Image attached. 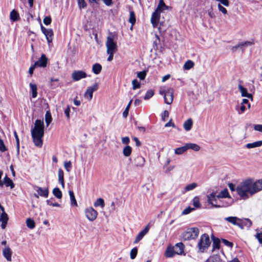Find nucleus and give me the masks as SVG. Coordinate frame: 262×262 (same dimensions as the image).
<instances>
[{
  "label": "nucleus",
  "instance_id": "obj_24",
  "mask_svg": "<svg viewBox=\"0 0 262 262\" xmlns=\"http://www.w3.org/2000/svg\"><path fill=\"white\" fill-rule=\"evenodd\" d=\"M145 159L142 156H138L135 160L136 166L142 167L145 163Z\"/></svg>",
  "mask_w": 262,
  "mask_h": 262
},
{
  "label": "nucleus",
  "instance_id": "obj_62",
  "mask_svg": "<svg viewBox=\"0 0 262 262\" xmlns=\"http://www.w3.org/2000/svg\"><path fill=\"white\" fill-rule=\"evenodd\" d=\"M222 242L225 245H226L228 247H232V246H233V243L227 241V239H222Z\"/></svg>",
  "mask_w": 262,
  "mask_h": 262
},
{
  "label": "nucleus",
  "instance_id": "obj_17",
  "mask_svg": "<svg viewBox=\"0 0 262 262\" xmlns=\"http://www.w3.org/2000/svg\"><path fill=\"white\" fill-rule=\"evenodd\" d=\"M150 226L148 224L144 228V229L143 230L140 231L137 235L134 242V244H137L138 242H139L143 238V237L148 232Z\"/></svg>",
  "mask_w": 262,
  "mask_h": 262
},
{
  "label": "nucleus",
  "instance_id": "obj_63",
  "mask_svg": "<svg viewBox=\"0 0 262 262\" xmlns=\"http://www.w3.org/2000/svg\"><path fill=\"white\" fill-rule=\"evenodd\" d=\"M70 106L68 105L67 107L64 110V114L68 119H70Z\"/></svg>",
  "mask_w": 262,
  "mask_h": 262
},
{
  "label": "nucleus",
  "instance_id": "obj_58",
  "mask_svg": "<svg viewBox=\"0 0 262 262\" xmlns=\"http://www.w3.org/2000/svg\"><path fill=\"white\" fill-rule=\"evenodd\" d=\"M220 241L219 239H214L213 242V247L214 249H219L220 248Z\"/></svg>",
  "mask_w": 262,
  "mask_h": 262
},
{
  "label": "nucleus",
  "instance_id": "obj_41",
  "mask_svg": "<svg viewBox=\"0 0 262 262\" xmlns=\"http://www.w3.org/2000/svg\"><path fill=\"white\" fill-rule=\"evenodd\" d=\"M53 194L57 199H61L62 198V192L58 188H55L53 190Z\"/></svg>",
  "mask_w": 262,
  "mask_h": 262
},
{
  "label": "nucleus",
  "instance_id": "obj_21",
  "mask_svg": "<svg viewBox=\"0 0 262 262\" xmlns=\"http://www.w3.org/2000/svg\"><path fill=\"white\" fill-rule=\"evenodd\" d=\"M175 250V253L178 255H182L184 253V245L182 243H179L176 244L173 246Z\"/></svg>",
  "mask_w": 262,
  "mask_h": 262
},
{
  "label": "nucleus",
  "instance_id": "obj_36",
  "mask_svg": "<svg viewBox=\"0 0 262 262\" xmlns=\"http://www.w3.org/2000/svg\"><path fill=\"white\" fill-rule=\"evenodd\" d=\"M132 148L130 146L127 145L123 149V154L125 157H128L130 155Z\"/></svg>",
  "mask_w": 262,
  "mask_h": 262
},
{
  "label": "nucleus",
  "instance_id": "obj_1",
  "mask_svg": "<svg viewBox=\"0 0 262 262\" xmlns=\"http://www.w3.org/2000/svg\"><path fill=\"white\" fill-rule=\"evenodd\" d=\"M44 135V124L43 121L36 120L34 127L31 129V135L33 143L36 146L41 147L42 146V137Z\"/></svg>",
  "mask_w": 262,
  "mask_h": 262
},
{
  "label": "nucleus",
  "instance_id": "obj_55",
  "mask_svg": "<svg viewBox=\"0 0 262 262\" xmlns=\"http://www.w3.org/2000/svg\"><path fill=\"white\" fill-rule=\"evenodd\" d=\"M7 150L5 146L3 141L0 139V151L1 152H4Z\"/></svg>",
  "mask_w": 262,
  "mask_h": 262
},
{
  "label": "nucleus",
  "instance_id": "obj_50",
  "mask_svg": "<svg viewBox=\"0 0 262 262\" xmlns=\"http://www.w3.org/2000/svg\"><path fill=\"white\" fill-rule=\"evenodd\" d=\"M64 167L68 172H70L72 168V163L70 161L64 162Z\"/></svg>",
  "mask_w": 262,
  "mask_h": 262
},
{
  "label": "nucleus",
  "instance_id": "obj_9",
  "mask_svg": "<svg viewBox=\"0 0 262 262\" xmlns=\"http://www.w3.org/2000/svg\"><path fill=\"white\" fill-rule=\"evenodd\" d=\"M173 90L171 89H168L167 91H160V93L161 95L164 94V98L165 102L167 104H170L173 101Z\"/></svg>",
  "mask_w": 262,
  "mask_h": 262
},
{
  "label": "nucleus",
  "instance_id": "obj_3",
  "mask_svg": "<svg viewBox=\"0 0 262 262\" xmlns=\"http://www.w3.org/2000/svg\"><path fill=\"white\" fill-rule=\"evenodd\" d=\"M251 179H249L239 184L236 188L237 194L243 199L248 198V193L251 195Z\"/></svg>",
  "mask_w": 262,
  "mask_h": 262
},
{
  "label": "nucleus",
  "instance_id": "obj_33",
  "mask_svg": "<svg viewBox=\"0 0 262 262\" xmlns=\"http://www.w3.org/2000/svg\"><path fill=\"white\" fill-rule=\"evenodd\" d=\"M187 150L186 144H185L184 146L176 148L174 149V153L176 155H182L184 154L185 152H186Z\"/></svg>",
  "mask_w": 262,
  "mask_h": 262
},
{
  "label": "nucleus",
  "instance_id": "obj_31",
  "mask_svg": "<svg viewBox=\"0 0 262 262\" xmlns=\"http://www.w3.org/2000/svg\"><path fill=\"white\" fill-rule=\"evenodd\" d=\"M30 87L31 91L32 97L34 98H36L37 96V85L35 84L30 83Z\"/></svg>",
  "mask_w": 262,
  "mask_h": 262
},
{
  "label": "nucleus",
  "instance_id": "obj_16",
  "mask_svg": "<svg viewBox=\"0 0 262 262\" xmlns=\"http://www.w3.org/2000/svg\"><path fill=\"white\" fill-rule=\"evenodd\" d=\"M252 221L247 218L240 219L238 227L243 229L245 228L249 229L252 225Z\"/></svg>",
  "mask_w": 262,
  "mask_h": 262
},
{
  "label": "nucleus",
  "instance_id": "obj_38",
  "mask_svg": "<svg viewBox=\"0 0 262 262\" xmlns=\"http://www.w3.org/2000/svg\"><path fill=\"white\" fill-rule=\"evenodd\" d=\"M26 225L27 226L31 229H34L35 227L34 221L30 218H28L26 220Z\"/></svg>",
  "mask_w": 262,
  "mask_h": 262
},
{
  "label": "nucleus",
  "instance_id": "obj_15",
  "mask_svg": "<svg viewBox=\"0 0 262 262\" xmlns=\"http://www.w3.org/2000/svg\"><path fill=\"white\" fill-rule=\"evenodd\" d=\"M3 256L8 261H12V256L13 254L12 250L9 246H6L2 250Z\"/></svg>",
  "mask_w": 262,
  "mask_h": 262
},
{
  "label": "nucleus",
  "instance_id": "obj_20",
  "mask_svg": "<svg viewBox=\"0 0 262 262\" xmlns=\"http://www.w3.org/2000/svg\"><path fill=\"white\" fill-rule=\"evenodd\" d=\"M176 254L173 246L171 245L168 246L165 251L164 255L167 258H171L173 257Z\"/></svg>",
  "mask_w": 262,
  "mask_h": 262
},
{
  "label": "nucleus",
  "instance_id": "obj_56",
  "mask_svg": "<svg viewBox=\"0 0 262 262\" xmlns=\"http://www.w3.org/2000/svg\"><path fill=\"white\" fill-rule=\"evenodd\" d=\"M217 8L219 11L222 12L224 14H226L227 13V11L226 9L223 6H222L221 4H219L217 5Z\"/></svg>",
  "mask_w": 262,
  "mask_h": 262
},
{
  "label": "nucleus",
  "instance_id": "obj_32",
  "mask_svg": "<svg viewBox=\"0 0 262 262\" xmlns=\"http://www.w3.org/2000/svg\"><path fill=\"white\" fill-rule=\"evenodd\" d=\"M102 70V67L99 63H95L92 67L93 72L97 75L99 74Z\"/></svg>",
  "mask_w": 262,
  "mask_h": 262
},
{
  "label": "nucleus",
  "instance_id": "obj_48",
  "mask_svg": "<svg viewBox=\"0 0 262 262\" xmlns=\"http://www.w3.org/2000/svg\"><path fill=\"white\" fill-rule=\"evenodd\" d=\"M207 262H219L220 258L217 255L210 256L207 259Z\"/></svg>",
  "mask_w": 262,
  "mask_h": 262
},
{
  "label": "nucleus",
  "instance_id": "obj_28",
  "mask_svg": "<svg viewBox=\"0 0 262 262\" xmlns=\"http://www.w3.org/2000/svg\"><path fill=\"white\" fill-rule=\"evenodd\" d=\"M186 146L187 150L191 149L195 151H198L200 149V146L195 143H186Z\"/></svg>",
  "mask_w": 262,
  "mask_h": 262
},
{
  "label": "nucleus",
  "instance_id": "obj_8",
  "mask_svg": "<svg viewBox=\"0 0 262 262\" xmlns=\"http://www.w3.org/2000/svg\"><path fill=\"white\" fill-rule=\"evenodd\" d=\"M84 212L86 218L90 221L95 220L98 215L97 211L92 207L86 208Z\"/></svg>",
  "mask_w": 262,
  "mask_h": 262
},
{
  "label": "nucleus",
  "instance_id": "obj_22",
  "mask_svg": "<svg viewBox=\"0 0 262 262\" xmlns=\"http://www.w3.org/2000/svg\"><path fill=\"white\" fill-rule=\"evenodd\" d=\"M224 220L228 223L237 226H238L239 222L240 221V219L236 216H229L225 217Z\"/></svg>",
  "mask_w": 262,
  "mask_h": 262
},
{
  "label": "nucleus",
  "instance_id": "obj_23",
  "mask_svg": "<svg viewBox=\"0 0 262 262\" xmlns=\"http://www.w3.org/2000/svg\"><path fill=\"white\" fill-rule=\"evenodd\" d=\"M2 183L3 185H5L6 187H10L11 188L14 187V184L12 180L8 178L7 175L4 178Z\"/></svg>",
  "mask_w": 262,
  "mask_h": 262
},
{
  "label": "nucleus",
  "instance_id": "obj_60",
  "mask_svg": "<svg viewBox=\"0 0 262 262\" xmlns=\"http://www.w3.org/2000/svg\"><path fill=\"white\" fill-rule=\"evenodd\" d=\"M169 113L167 111H164L162 114V119L163 121H166V120L168 118Z\"/></svg>",
  "mask_w": 262,
  "mask_h": 262
},
{
  "label": "nucleus",
  "instance_id": "obj_61",
  "mask_svg": "<svg viewBox=\"0 0 262 262\" xmlns=\"http://www.w3.org/2000/svg\"><path fill=\"white\" fill-rule=\"evenodd\" d=\"M47 204L48 205L52 206L53 207H60V204L58 203H53L50 200L47 201Z\"/></svg>",
  "mask_w": 262,
  "mask_h": 262
},
{
  "label": "nucleus",
  "instance_id": "obj_54",
  "mask_svg": "<svg viewBox=\"0 0 262 262\" xmlns=\"http://www.w3.org/2000/svg\"><path fill=\"white\" fill-rule=\"evenodd\" d=\"M194 209L193 208H191L190 207H188L187 208H185L182 212V214L183 215H186L190 213L192 210H193Z\"/></svg>",
  "mask_w": 262,
  "mask_h": 262
},
{
  "label": "nucleus",
  "instance_id": "obj_46",
  "mask_svg": "<svg viewBox=\"0 0 262 262\" xmlns=\"http://www.w3.org/2000/svg\"><path fill=\"white\" fill-rule=\"evenodd\" d=\"M45 121L47 126L49 125L52 121V117L50 113L48 111L45 115Z\"/></svg>",
  "mask_w": 262,
  "mask_h": 262
},
{
  "label": "nucleus",
  "instance_id": "obj_11",
  "mask_svg": "<svg viewBox=\"0 0 262 262\" xmlns=\"http://www.w3.org/2000/svg\"><path fill=\"white\" fill-rule=\"evenodd\" d=\"M34 188L38 193V194H34L36 198H38V195L44 198H47L48 196L49 189L48 187L42 188L39 186H35Z\"/></svg>",
  "mask_w": 262,
  "mask_h": 262
},
{
  "label": "nucleus",
  "instance_id": "obj_30",
  "mask_svg": "<svg viewBox=\"0 0 262 262\" xmlns=\"http://www.w3.org/2000/svg\"><path fill=\"white\" fill-rule=\"evenodd\" d=\"M10 18L13 21H16L19 19V15L18 12L15 10H13L10 14Z\"/></svg>",
  "mask_w": 262,
  "mask_h": 262
},
{
  "label": "nucleus",
  "instance_id": "obj_5",
  "mask_svg": "<svg viewBox=\"0 0 262 262\" xmlns=\"http://www.w3.org/2000/svg\"><path fill=\"white\" fill-rule=\"evenodd\" d=\"M199 230L198 228H190L182 234V237L184 240L195 239L199 235Z\"/></svg>",
  "mask_w": 262,
  "mask_h": 262
},
{
  "label": "nucleus",
  "instance_id": "obj_2",
  "mask_svg": "<svg viewBox=\"0 0 262 262\" xmlns=\"http://www.w3.org/2000/svg\"><path fill=\"white\" fill-rule=\"evenodd\" d=\"M117 35L115 32H109L106 37L105 46L106 53L108 55L107 61H111L113 59L114 54L117 51Z\"/></svg>",
  "mask_w": 262,
  "mask_h": 262
},
{
  "label": "nucleus",
  "instance_id": "obj_53",
  "mask_svg": "<svg viewBox=\"0 0 262 262\" xmlns=\"http://www.w3.org/2000/svg\"><path fill=\"white\" fill-rule=\"evenodd\" d=\"M146 73L145 71L140 72L138 73L137 76L141 80H144L146 77Z\"/></svg>",
  "mask_w": 262,
  "mask_h": 262
},
{
  "label": "nucleus",
  "instance_id": "obj_40",
  "mask_svg": "<svg viewBox=\"0 0 262 262\" xmlns=\"http://www.w3.org/2000/svg\"><path fill=\"white\" fill-rule=\"evenodd\" d=\"M217 198H226L230 197L228 190L227 189H225L222 190L217 196Z\"/></svg>",
  "mask_w": 262,
  "mask_h": 262
},
{
  "label": "nucleus",
  "instance_id": "obj_34",
  "mask_svg": "<svg viewBox=\"0 0 262 262\" xmlns=\"http://www.w3.org/2000/svg\"><path fill=\"white\" fill-rule=\"evenodd\" d=\"M167 8V6H166L163 0H160L157 9H156V10L161 12L163 10L166 9Z\"/></svg>",
  "mask_w": 262,
  "mask_h": 262
},
{
  "label": "nucleus",
  "instance_id": "obj_64",
  "mask_svg": "<svg viewBox=\"0 0 262 262\" xmlns=\"http://www.w3.org/2000/svg\"><path fill=\"white\" fill-rule=\"evenodd\" d=\"M121 140L122 143L124 144H128L130 141V139L128 137H122Z\"/></svg>",
  "mask_w": 262,
  "mask_h": 262
},
{
  "label": "nucleus",
  "instance_id": "obj_19",
  "mask_svg": "<svg viewBox=\"0 0 262 262\" xmlns=\"http://www.w3.org/2000/svg\"><path fill=\"white\" fill-rule=\"evenodd\" d=\"M48 59L45 54L41 55L40 58L34 63L35 66L36 67L45 68L47 66Z\"/></svg>",
  "mask_w": 262,
  "mask_h": 262
},
{
  "label": "nucleus",
  "instance_id": "obj_59",
  "mask_svg": "<svg viewBox=\"0 0 262 262\" xmlns=\"http://www.w3.org/2000/svg\"><path fill=\"white\" fill-rule=\"evenodd\" d=\"M51 18L50 16H46L44 18L43 21L46 25H49L51 24Z\"/></svg>",
  "mask_w": 262,
  "mask_h": 262
},
{
  "label": "nucleus",
  "instance_id": "obj_6",
  "mask_svg": "<svg viewBox=\"0 0 262 262\" xmlns=\"http://www.w3.org/2000/svg\"><path fill=\"white\" fill-rule=\"evenodd\" d=\"M98 84L96 83L93 85L88 87L84 94V98L88 101L91 100L93 98V93L98 90Z\"/></svg>",
  "mask_w": 262,
  "mask_h": 262
},
{
  "label": "nucleus",
  "instance_id": "obj_14",
  "mask_svg": "<svg viewBox=\"0 0 262 262\" xmlns=\"http://www.w3.org/2000/svg\"><path fill=\"white\" fill-rule=\"evenodd\" d=\"M207 198L208 203L211 204L212 207L220 208L222 206L220 204H217V198L215 196V194L214 193H212L211 194L208 195L207 196Z\"/></svg>",
  "mask_w": 262,
  "mask_h": 262
},
{
  "label": "nucleus",
  "instance_id": "obj_37",
  "mask_svg": "<svg viewBox=\"0 0 262 262\" xmlns=\"http://www.w3.org/2000/svg\"><path fill=\"white\" fill-rule=\"evenodd\" d=\"M194 65V63L192 61H191L190 60H188L186 61L185 62V63H184L183 68L185 70H189L190 69H191L192 68H193Z\"/></svg>",
  "mask_w": 262,
  "mask_h": 262
},
{
  "label": "nucleus",
  "instance_id": "obj_51",
  "mask_svg": "<svg viewBox=\"0 0 262 262\" xmlns=\"http://www.w3.org/2000/svg\"><path fill=\"white\" fill-rule=\"evenodd\" d=\"M77 3L80 9L85 8L87 6L84 0H77Z\"/></svg>",
  "mask_w": 262,
  "mask_h": 262
},
{
  "label": "nucleus",
  "instance_id": "obj_49",
  "mask_svg": "<svg viewBox=\"0 0 262 262\" xmlns=\"http://www.w3.org/2000/svg\"><path fill=\"white\" fill-rule=\"evenodd\" d=\"M132 85L133 90L139 89L141 86L140 83L137 79H134L132 81Z\"/></svg>",
  "mask_w": 262,
  "mask_h": 262
},
{
  "label": "nucleus",
  "instance_id": "obj_44",
  "mask_svg": "<svg viewBox=\"0 0 262 262\" xmlns=\"http://www.w3.org/2000/svg\"><path fill=\"white\" fill-rule=\"evenodd\" d=\"M198 186V184L196 183H192L188 184L186 186L185 190L187 191L192 190Z\"/></svg>",
  "mask_w": 262,
  "mask_h": 262
},
{
  "label": "nucleus",
  "instance_id": "obj_7",
  "mask_svg": "<svg viewBox=\"0 0 262 262\" xmlns=\"http://www.w3.org/2000/svg\"><path fill=\"white\" fill-rule=\"evenodd\" d=\"M251 195H253L256 193L262 190V179L258 180L255 182L251 179Z\"/></svg>",
  "mask_w": 262,
  "mask_h": 262
},
{
  "label": "nucleus",
  "instance_id": "obj_52",
  "mask_svg": "<svg viewBox=\"0 0 262 262\" xmlns=\"http://www.w3.org/2000/svg\"><path fill=\"white\" fill-rule=\"evenodd\" d=\"M154 94V92L153 91L149 90V91H147L144 97V99L145 100H148L149 98H150L151 97H152Z\"/></svg>",
  "mask_w": 262,
  "mask_h": 262
},
{
  "label": "nucleus",
  "instance_id": "obj_10",
  "mask_svg": "<svg viewBox=\"0 0 262 262\" xmlns=\"http://www.w3.org/2000/svg\"><path fill=\"white\" fill-rule=\"evenodd\" d=\"M41 30L43 34L46 36V39L50 46V43L52 42L53 31L51 29H46L42 25H41Z\"/></svg>",
  "mask_w": 262,
  "mask_h": 262
},
{
  "label": "nucleus",
  "instance_id": "obj_39",
  "mask_svg": "<svg viewBox=\"0 0 262 262\" xmlns=\"http://www.w3.org/2000/svg\"><path fill=\"white\" fill-rule=\"evenodd\" d=\"M69 195L70 197L71 205H74L75 206H77V203L76 199L75 198V195H74V193L73 191L72 190H70L69 191Z\"/></svg>",
  "mask_w": 262,
  "mask_h": 262
},
{
  "label": "nucleus",
  "instance_id": "obj_35",
  "mask_svg": "<svg viewBox=\"0 0 262 262\" xmlns=\"http://www.w3.org/2000/svg\"><path fill=\"white\" fill-rule=\"evenodd\" d=\"M104 205L105 203L104 200L102 198L97 199L94 203V206L95 207L100 206L102 208H103L104 207Z\"/></svg>",
  "mask_w": 262,
  "mask_h": 262
},
{
  "label": "nucleus",
  "instance_id": "obj_47",
  "mask_svg": "<svg viewBox=\"0 0 262 262\" xmlns=\"http://www.w3.org/2000/svg\"><path fill=\"white\" fill-rule=\"evenodd\" d=\"M138 253V249L137 247H135L132 249L130 252V257L132 259H134L136 258Z\"/></svg>",
  "mask_w": 262,
  "mask_h": 262
},
{
  "label": "nucleus",
  "instance_id": "obj_57",
  "mask_svg": "<svg viewBox=\"0 0 262 262\" xmlns=\"http://www.w3.org/2000/svg\"><path fill=\"white\" fill-rule=\"evenodd\" d=\"M14 136H15V139H16L17 151H18V152H19V140L18 136L16 132V131H14Z\"/></svg>",
  "mask_w": 262,
  "mask_h": 262
},
{
  "label": "nucleus",
  "instance_id": "obj_13",
  "mask_svg": "<svg viewBox=\"0 0 262 262\" xmlns=\"http://www.w3.org/2000/svg\"><path fill=\"white\" fill-rule=\"evenodd\" d=\"M86 77V73L83 71H75L72 74V78L74 81H79Z\"/></svg>",
  "mask_w": 262,
  "mask_h": 262
},
{
  "label": "nucleus",
  "instance_id": "obj_43",
  "mask_svg": "<svg viewBox=\"0 0 262 262\" xmlns=\"http://www.w3.org/2000/svg\"><path fill=\"white\" fill-rule=\"evenodd\" d=\"M132 101H133V100L131 99L129 101V102H128V103L127 105L126 106L125 110L123 112L122 116L125 118H126L127 116H128L129 109L130 108V105L132 104Z\"/></svg>",
  "mask_w": 262,
  "mask_h": 262
},
{
  "label": "nucleus",
  "instance_id": "obj_25",
  "mask_svg": "<svg viewBox=\"0 0 262 262\" xmlns=\"http://www.w3.org/2000/svg\"><path fill=\"white\" fill-rule=\"evenodd\" d=\"M58 182L60 183L62 187L63 188L64 186V172L62 169L59 168L58 171Z\"/></svg>",
  "mask_w": 262,
  "mask_h": 262
},
{
  "label": "nucleus",
  "instance_id": "obj_26",
  "mask_svg": "<svg viewBox=\"0 0 262 262\" xmlns=\"http://www.w3.org/2000/svg\"><path fill=\"white\" fill-rule=\"evenodd\" d=\"M238 89L241 93V95L243 97H246L248 98H252L251 94L247 92V90L244 88L242 85H238Z\"/></svg>",
  "mask_w": 262,
  "mask_h": 262
},
{
  "label": "nucleus",
  "instance_id": "obj_4",
  "mask_svg": "<svg viewBox=\"0 0 262 262\" xmlns=\"http://www.w3.org/2000/svg\"><path fill=\"white\" fill-rule=\"evenodd\" d=\"M210 244L211 241L209 235L206 233L202 235L197 245L199 252L201 253L204 252L209 248Z\"/></svg>",
  "mask_w": 262,
  "mask_h": 262
},
{
  "label": "nucleus",
  "instance_id": "obj_27",
  "mask_svg": "<svg viewBox=\"0 0 262 262\" xmlns=\"http://www.w3.org/2000/svg\"><path fill=\"white\" fill-rule=\"evenodd\" d=\"M193 122L191 119L186 120L183 124V127L186 131L190 130L192 126Z\"/></svg>",
  "mask_w": 262,
  "mask_h": 262
},
{
  "label": "nucleus",
  "instance_id": "obj_12",
  "mask_svg": "<svg viewBox=\"0 0 262 262\" xmlns=\"http://www.w3.org/2000/svg\"><path fill=\"white\" fill-rule=\"evenodd\" d=\"M254 42L251 41L242 42L234 46H232L231 48V50L232 52H235L238 49H240L242 50V52H244L245 47L252 46Z\"/></svg>",
  "mask_w": 262,
  "mask_h": 262
},
{
  "label": "nucleus",
  "instance_id": "obj_29",
  "mask_svg": "<svg viewBox=\"0 0 262 262\" xmlns=\"http://www.w3.org/2000/svg\"><path fill=\"white\" fill-rule=\"evenodd\" d=\"M262 145V141H257L253 143H248L246 144V147L248 148H253L255 147H260Z\"/></svg>",
  "mask_w": 262,
  "mask_h": 262
},
{
  "label": "nucleus",
  "instance_id": "obj_18",
  "mask_svg": "<svg viewBox=\"0 0 262 262\" xmlns=\"http://www.w3.org/2000/svg\"><path fill=\"white\" fill-rule=\"evenodd\" d=\"M160 13L161 12L155 10L152 14L151 17V23L154 28H156L158 26L160 17Z\"/></svg>",
  "mask_w": 262,
  "mask_h": 262
},
{
  "label": "nucleus",
  "instance_id": "obj_45",
  "mask_svg": "<svg viewBox=\"0 0 262 262\" xmlns=\"http://www.w3.org/2000/svg\"><path fill=\"white\" fill-rule=\"evenodd\" d=\"M129 21L132 24V25H134L136 22V17L134 11H132L129 12Z\"/></svg>",
  "mask_w": 262,
  "mask_h": 262
},
{
  "label": "nucleus",
  "instance_id": "obj_42",
  "mask_svg": "<svg viewBox=\"0 0 262 262\" xmlns=\"http://www.w3.org/2000/svg\"><path fill=\"white\" fill-rule=\"evenodd\" d=\"M192 204L195 208H200L201 204L200 203V199L198 196H195L192 200Z\"/></svg>",
  "mask_w": 262,
  "mask_h": 262
}]
</instances>
